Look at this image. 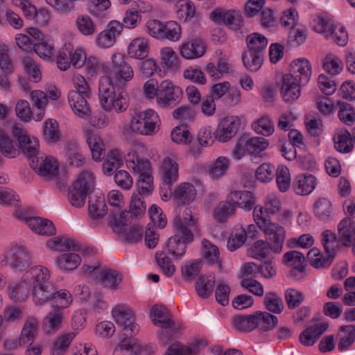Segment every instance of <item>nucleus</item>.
I'll list each match as a JSON object with an SVG mask.
<instances>
[{"label": "nucleus", "mask_w": 355, "mask_h": 355, "mask_svg": "<svg viewBox=\"0 0 355 355\" xmlns=\"http://www.w3.org/2000/svg\"><path fill=\"white\" fill-rule=\"evenodd\" d=\"M116 323L123 327L120 343L114 350V355H139L141 345L133 336L139 331V327L135 323L132 311L122 304L116 305L112 311Z\"/></svg>", "instance_id": "obj_1"}, {"label": "nucleus", "mask_w": 355, "mask_h": 355, "mask_svg": "<svg viewBox=\"0 0 355 355\" xmlns=\"http://www.w3.org/2000/svg\"><path fill=\"white\" fill-rule=\"evenodd\" d=\"M255 203L256 198L250 191H231L225 200L218 202L214 208V218L219 223H225L229 216L234 214L236 207L250 211L252 209Z\"/></svg>", "instance_id": "obj_2"}, {"label": "nucleus", "mask_w": 355, "mask_h": 355, "mask_svg": "<svg viewBox=\"0 0 355 355\" xmlns=\"http://www.w3.org/2000/svg\"><path fill=\"white\" fill-rule=\"evenodd\" d=\"M50 278V270L41 265L31 267L26 272V279L32 287V295L36 305L44 304L53 295V284Z\"/></svg>", "instance_id": "obj_3"}, {"label": "nucleus", "mask_w": 355, "mask_h": 355, "mask_svg": "<svg viewBox=\"0 0 355 355\" xmlns=\"http://www.w3.org/2000/svg\"><path fill=\"white\" fill-rule=\"evenodd\" d=\"M99 101L105 111L125 112L128 107V95L121 88L116 89L107 79H101L98 88Z\"/></svg>", "instance_id": "obj_4"}, {"label": "nucleus", "mask_w": 355, "mask_h": 355, "mask_svg": "<svg viewBox=\"0 0 355 355\" xmlns=\"http://www.w3.org/2000/svg\"><path fill=\"white\" fill-rule=\"evenodd\" d=\"M173 226L175 234L168 239L165 249L175 259H180L185 254L187 245L193 241V234L184 225L179 216L174 218Z\"/></svg>", "instance_id": "obj_5"}, {"label": "nucleus", "mask_w": 355, "mask_h": 355, "mask_svg": "<svg viewBox=\"0 0 355 355\" xmlns=\"http://www.w3.org/2000/svg\"><path fill=\"white\" fill-rule=\"evenodd\" d=\"M95 189V178L89 171H83L68 189L67 200L76 208H82L86 198Z\"/></svg>", "instance_id": "obj_6"}, {"label": "nucleus", "mask_w": 355, "mask_h": 355, "mask_svg": "<svg viewBox=\"0 0 355 355\" xmlns=\"http://www.w3.org/2000/svg\"><path fill=\"white\" fill-rule=\"evenodd\" d=\"M159 118L156 112L148 109L144 112L136 113L125 131L141 135H153L159 130Z\"/></svg>", "instance_id": "obj_7"}, {"label": "nucleus", "mask_w": 355, "mask_h": 355, "mask_svg": "<svg viewBox=\"0 0 355 355\" xmlns=\"http://www.w3.org/2000/svg\"><path fill=\"white\" fill-rule=\"evenodd\" d=\"M134 71L131 65L125 60L121 53H114L112 56V66L107 71V77L103 79L113 82H128L132 79Z\"/></svg>", "instance_id": "obj_8"}, {"label": "nucleus", "mask_w": 355, "mask_h": 355, "mask_svg": "<svg viewBox=\"0 0 355 355\" xmlns=\"http://www.w3.org/2000/svg\"><path fill=\"white\" fill-rule=\"evenodd\" d=\"M182 89L171 81L165 80L159 85L157 105L162 108H172L182 100Z\"/></svg>", "instance_id": "obj_9"}, {"label": "nucleus", "mask_w": 355, "mask_h": 355, "mask_svg": "<svg viewBox=\"0 0 355 355\" xmlns=\"http://www.w3.org/2000/svg\"><path fill=\"white\" fill-rule=\"evenodd\" d=\"M262 223V225H259L257 223V226L265 233L266 243L269 249L274 253H280L285 241L284 227L274 223H267L266 220H263Z\"/></svg>", "instance_id": "obj_10"}, {"label": "nucleus", "mask_w": 355, "mask_h": 355, "mask_svg": "<svg viewBox=\"0 0 355 355\" xmlns=\"http://www.w3.org/2000/svg\"><path fill=\"white\" fill-rule=\"evenodd\" d=\"M3 261L14 269L23 271L31 266V257L26 247L15 245L6 252Z\"/></svg>", "instance_id": "obj_11"}, {"label": "nucleus", "mask_w": 355, "mask_h": 355, "mask_svg": "<svg viewBox=\"0 0 355 355\" xmlns=\"http://www.w3.org/2000/svg\"><path fill=\"white\" fill-rule=\"evenodd\" d=\"M241 125L240 119L236 116L222 119L214 132L215 138L220 142H226L233 138Z\"/></svg>", "instance_id": "obj_12"}, {"label": "nucleus", "mask_w": 355, "mask_h": 355, "mask_svg": "<svg viewBox=\"0 0 355 355\" xmlns=\"http://www.w3.org/2000/svg\"><path fill=\"white\" fill-rule=\"evenodd\" d=\"M12 133L17 138L19 147L22 150L23 153L29 157L30 161L34 157H37L38 155V141L37 139L32 140L25 130L21 127L15 125L12 127Z\"/></svg>", "instance_id": "obj_13"}, {"label": "nucleus", "mask_w": 355, "mask_h": 355, "mask_svg": "<svg viewBox=\"0 0 355 355\" xmlns=\"http://www.w3.org/2000/svg\"><path fill=\"white\" fill-rule=\"evenodd\" d=\"M30 166L41 176L53 178L58 174V164L52 157L33 156L30 162Z\"/></svg>", "instance_id": "obj_14"}, {"label": "nucleus", "mask_w": 355, "mask_h": 355, "mask_svg": "<svg viewBox=\"0 0 355 355\" xmlns=\"http://www.w3.org/2000/svg\"><path fill=\"white\" fill-rule=\"evenodd\" d=\"M281 94L286 102H293L301 94L302 84L292 75L284 74L282 77Z\"/></svg>", "instance_id": "obj_15"}, {"label": "nucleus", "mask_w": 355, "mask_h": 355, "mask_svg": "<svg viewBox=\"0 0 355 355\" xmlns=\"http://www.w3.org/2000/svg\"><path fill=\"white\" fill-rule=\"evenodd\" d=\"M206 49L205 42L200 38L195 37L180 46V53L184 58L192 60L203 56Z\"/></svg>", "instance_id": "obj_16"}, {"label": "nucleus", "mask_w": 355, "mask_h": 355, "mask_svg": "<svg viewBox=\"0 0 355 355\" xmlns=\"http://www.w3.org/2000/svg\"><path fill=\"white\" fill-rule=\"evenodd\" d=\"M288 74L292 75L302 85H306L311 78V64L306 58L293 60L290 64V71Z\"/></svg>", "instance_id": "obj_17"}, {"label": "nucleus", "mask_w": 355, "mask_h": 355, "mask_svg": "<svg viewBox=\"0 0 355 355\" xmlns=\"http://www.w3.org/2000/svg\"><path fill=\"white\" fill-rule=\"evenodd\" d=\"M86 96L76 92H70L68 94L69 103L76 115L87 119L91 114V109Z\"/></svg>", "instance_id": "obj_18"}, {"label": "nucleus", "mask_w": 355, "mask_h": 355, "mask_svg": "<svg viewBox=\"0 0 355 355\" xmlns=\"http://www.w3.org/2000/svg\"><path fill=\"white\" fill-rule=\"evenodd\" d=\"M339 241L345 247H351L355 241V222L350 218H343L338 225Z\"/></svg>", "instance_id": "obj_19"}, {"label": "nucleus", "mask_w": 355, "mask_h": 355, "mask_svg": "<svg viewBox=\"0 0 355 355\" xmlns=\"http://www.w3.org/2000/svg\"><path fill=\"white\" fill-rule=\"evenodd\" d=\"M64 309L52 306L51 311L47 313L43 320L44 329L48 333L55 332L62 327V322L64 318Z\"/></svg>", "instance_id": "obj_20"}, {"label": "nucleus", "mask_w": 355, "mask_h": 355, "mask_svg": "<svg viewBox=\"0 0 355 355\" xmlns=\"http://www.w3.org/2000/svg\"><path fill=\"white\" fill-rule=\"evenodd\" d=\"M328 327L327 322H320L306 328L299 336L301 344L305 346L313 345L327 331Z\"/></svg>", "instance_id": "obj_21"}, {"label": "nucleus", "mask_w": 355, "mask_h": 355, "mask_svg": "<svg viewBox=\"0 0 355 355\" xmlns=\"http://www.w3.org/2000/svg\"><path fill=\"white\" fill-rule=\"evenodd\" d=\"M107 213L105 197L103 194H94L89 196L88 214L92 219L103 218Z\"/></svg>", "instance_id": "obj_22"}, {"label": "nucleus", "mask_w": 355, "mask_h": 355, "mask_svg": "<svg viewBox=\"0 0 355 355\" xmlns=\"http://www.w3.org/2000/svg\"><path fill=\"white\" fill-rule=\"evenodd\" d=\"M197 196L195 187L189 182L180 184L174 190L173 196L179 205L189 204L193 202Z\"/></svg>", "instance_id": "obj_23"}, {"label": "nucleus", "mask_w": 355, "mask_h": 355, "mask_svg": "<svg viewBox=\"0 0 355 355\" xmlns=\"http://www.w3.org/2000/svg\"><path fill=\"white\" fill-rule=\"evenodd\" d=\"M38 332V322L33 317L28 318L23 325L19 338V344L32 345L34 343Z\"/></svg>", "instance_id": "obj_24"}, {"label": "nucleus", "mask_w": 355, "mask_h": 355, "mask_svg": "<svg viewBox=\"0 0 355 355\" xmlns=\"http://www.w3.org/2000/svg\"><path fill=\"white\" fill-rule=\"evenodd\" d=\"M162 179L163 184L169 189L178 178V165L171 158L165 157L161 166Z\"/></svg>", "instance_id": "obj_25"}, {"label": "nucleus", "mask_w": 355, "mask_h": 355, "mask_svg": "<svg viewBox=\"0 0 355 355\" xmlns=\"http://www.w3.org/2000/svg\"><path fill=\"white\" fill-rule=\"evenodd\" d=\"M334 148L340 153L347 154L354 149V139L346 128H340L334 138Z\"/></svg>", "instance_id": "obj_26"}, {"label": "nucleus", "mask_w": 355, "mask_h": 355, "mask_svg": "<svg viewBox=\"0 0 355 355\" xmlns=\"http://www.w3.org/2000/svg\"><path fill=\"white\" fill-rule=\"evenodd\" d=\"M46 247L53 251L64 252L67 250L79 251L80 245L75 240L65 236H57L50 239L46 242Z\"/></svg>", "instance_id": "obj_27"}, {"label": "nucleus", "mask_w": 355, "mask_h": 355, "mask_svg": "<svg viewBox=\"0 0 355 355\" xmlns=\"http://www.w3.org/2000/svg\"><path fill=\"white\" fill-rule=\"evenodd\" d=\"M233 327L241 332H250L257 327L256 312L246 315H234L231 320Z\"/></svg>", "instance_id": "obj_28"}, {"label": "nucleus", "mask_w": 355, "mask_h": 355, "mask_svg": "<svg viewBox=\"0 0 355 355\" xmlns=\"http://www.w3.org/2000/svg\"><path fill=\"white\" fill-rule=\"evenodd\" d=\"M28 227L38 234L49 236L55 234V227L53 223L40 217H30L27 219Z\"/></svg>", "instance_id": "obj_29"}, {"label": "nucleus", "mask_w": 355, "mask_h": 355, "mask_svg": "<svg viewBox=\"0 0 355 355\" xmlns=\"http://www.w3.org/2000/svg\"><path fill=\"white\" fill-rule=\"evenodd\" d=\"M64 150L69 164L80 167L85 164V158L80 150L79 144L76 141H67L64 146Z\"/></svg>", "instance_id": "obj_30"}, {"label": "nucleus", "mask_w": 355, "mask_h": 355, "mask_svg": "<svg viewBox=\"0 0 355 355\" xmlns=\"http://www.w3.org/2000/svg\"><path fill=\"white\" fill-rule=\"evenodd\" d=\"M315 178L312 175H299L293 182V189L298 195L306 196L315 189Z\"/></svg>", "instance_id": "obj_31"}, {"label": "nucleus", "mask_w": 355, "mask_h": 355, "mask_svg": "<svg viewBox=\"0 0 355 355\" xmlns=\"http://www.w3.org/2000/svg\"><path fill=\"white\" fill-rule=\"evenodd\" d=\"M149 46L148 42L143 37L133 40L128 46V53L130 58L142 60L148 56Z\"/></svg>", "instance_id": "obj_32"}, {"label": "nucleus", "mask_w": 355, "mask_h": 355, "mask_svg": "<svg viewBox=\"0 0 355 355\" xmlns=\"http://www.w3.org/2000/svg\"><path fill=\"white\" fill-rule=\"evenodd\" d=\"M150 317L156 326L170 325L174 322L169 311L164 306L154 305L150 309Z\"/></svg>", "instance_id": "obj_33"}, {"label": "nucleus", "mask_w": 355, "mask_h": 355, "mask_svg": "<svg viewBox=\"0 0 355 355\" xmlns=\"http://www.w3.org/2000/svg\"><path fill=\"white\" fill-rule=\"evenodd\" d=\"M122 159L116 149L110 150L105 159L102 166V170L104 175L110 176L114 171L122 165Z\"/></svg>", "instance_id": "obj_34"}, {"label": "nucleus", "mask_w": 355, "mask_h": 355, "mask_svg": "<svg viewBox=\"0 0 355 355\" xmlns=\"http://www.w3.org/2000/svg\"><path fill=\"white\" fill-rule=\"evenodd\" d=\"M87 142L90 148L92 159L96 162H100L105 157V147L101 137L98 135H90L87 138Z\"/></svg>", "instance_id": "obj_35"}, {"label": "nucleus", "mask_w": 355, "mask_h": 355, "mask_svg": "<svg viewBox=\"0 0 355 355\" xmlns=\"http://www.w3.org/2000/svg\"><path fill=\"white\" fill-rule=\"evenodd\" d=\"M81 263L80 257L76 253H65L56 258L55 266L60 270H71Z\"/></svg>", "instance_id": "obj_36"}, {"label": "nucleus", "mask_w": 355, "mask_h": 355, "mask_svg": "<svg viewBox=\"0 0 355 355\" xmlns=\"http://www.w3.org/2000/svg\"><path fill=\"white\" fill-rule=\"evenodd\" d=\"M42 137L46 144H54L61 139V135L58 128V123L55 120L48 119L45 121Z\"/></svg>", "instance_id": "obj_37"}, {"label": "nucleus", "mask_w": 355, "mask_h": 355, "mask_svg": "<svg viewBox=\"0 0 355 355\" xmlns=\"http://www.w3.org/2000/svg\"><path fill=\"white\" fill-rule=\"evenodd\" d=\"M248 51L263 54L268 45L267 38L258 33H253L246 37Z\"/></svg>", "instance_id": "obj_38"}, {"label": "nucleus", "mask_w": 355, "mask_h": 355, "mask_svg": "<svg viewBox=\"0 0 355 355\" xmlns=\"http://www.w3.org/2000/svg\"><path fill=\"white\" fill-rule=\"evenodd\" d=\"M202 341L191 343L190 346L182 345L178 342L171 345L166 355H196L199 351V345Z\"/></svg>", "instance_id": "obj_39"}, {"label": "nucleus", "mask_w": 355, "mask_h": 355, "mask_svg": "<svg viewBox=\"0 0 355 355\" xmlns=\"http://www.w3.org/2000/svg\"><path fill=\"white\" fill-rule=\"evenodd\" d=\"M339 107L338 116L340 121L346 125L352 126L355 123V110L354 107L343 101H337Z\"/></svg>", "instance_id": "obj_40"}, {"label": "nucleus", "mask_w": 355, "mask_h": 355, "mask_svg": "<svg viewBox=\"0 0 355 355\" xmlns=\"http://www.w3.org/2000/svg\"><path fill=\"white\" fill-rule=\"evenodd\" d=\"M315 216L320 220H327L332 212V204L325 198H318L313 205Z\"/></svg>", "instance_id": "obj_41"}, {"label": "nucleus", "mask_w": 355, "mask_h": 355, "mask_svg": "<svg viewBox=\"0 0 355 355\" xmlns=\"http://www.w3.org/2000/svg\"><path fill=\"white\" fill-rule=\"evenodd\" d=\"M155 258L162 273L166 277H171L175 272L176 268L168 253L164 251H157Z\"/></svg>", "instance_id": "obj_42"}, {"label": "nucleus", "mask_w": 355, "mask_h": 355, "mask_svg": "<svg viewBox=\"0 0 355 355\" xmlns=\"http://www.w3.org/2000/svg\"><path fill=\"white\" fill-rule=\"evenodd\" d=\"M256 316L257 327H259V329L263 331L273 329L278 323L277 317L267 311H256Z\"/></svg>", "instance_id": "obj_43"}, {"label": "nucleus", "mask_w": 355, "mask_h": 355, "mask_svg": "<svg viewBox=\"0 0 355 355\" xmlns=\"http://www.w3.org/2000/svg\"><path fill=\"white\" fill-rule=\"evenodd\" d=\"M263 54L245 51L242 53L244 67L250 71H258L263 64Z\"/></svg>", "instance_id": "obj_44"}, {"label": "nucleus", "mask_w": 355, "mask_h": 355, "mask_svg": "<svg viewBox=\"0 0 355 355\" xmlns=\"http://www.w3.org/2000/svg\"><path fill=\"white\" fill-rule=\"evenodd\" d=\"M229 166L230 160L227 157H218L209 166V175L212 179H217L226 173Z\"/></svg>", "instance_id": "obj_45"}, {"label": "nucleus", "mask_w": 355, "mask_h": 355, "mask_svg": "<svg viewBox=\"0 0 355 355\" xmlns=\"http://www.w3.org/2000/svg\"><path fill=\"white\" fill-rule=\"evenodd\" d=\"M341 335L338 343V349L340 351L347 349L355 340V325H345L340 327Z\"/></svg>", "instance_id": "obj_46"}, {"label": "nucleus", "mask_w": 355, "mask_h": 355, "mask_svg": "<svg viewBox=\"0 0 355 355\" xmlns=\"http://www.w3.org/2000/svg\"><path fill=\"white\" fill-rule=\"evenodd\" d=\"M76 26L78 31L85 36L92 35L96 32V25L88 15H78L76 19Z\"/></svg>", "instance_id": "obj_47"}, {"label": "nucleus", "mask_w": 355, "mask_h": 355, "mask_svg": "<svg viewBox=\"0 0 355 355\" xmlns=\"http://www.w3.org/2000/svg\"><path fill=\"white\" fill-rule=\"evenodd\" d=\"M263 304L268 311L276 314L281 313L284 309L282 299L274 292L266 294Z\"/></svg>", "instance_id": "obj_48"}, {"label": "nucleus", "mask_w": 355, "mask_h": 355, "mask_svg": "<svg viewBox=\"0 0 355 355\" xmlns=\"http://www.w3.org/2000/svg\"><path fill=\"white\" fill-rule=\"evenodd\" d=\"M49 301L53 302L54 304L53 306L66 309L71 304L73 300L69 291L62 289L59 291H56L53 286V295H51L48 300V302Z\"/></svg>", "instance_id": "obj_49"}, {"label": "nucleus", "mask_w": 355, "mask_h": 355, "mask_svg": "<svg viewBox=\"0 0 355 355\" xmlns=\"http://www.w3.org/2000/svg\"><path fill=\"white\" fill-rule=\"evenodd\" d=\"M0 151L8 158H14L18 155L13 141L1 130H0Z\"/></svg>", "instance_id": "obj_50"}, {"label": "nucleus", "mask_w": 355, "mask_h": 355, "mask_svg": "<svg viewBox=\"0 0 355 355\" xmlns=\"http://www.w3.org/2000/svg\"><path fill=\"white\" fill-rule=\"evenodd\" d=\"M196 291L202 298L209 297L214 287V280L205 275H200L196 283Z\"/></svg>", "instance_id": "obj_51"}, {"label": "nucleus", "mask_w": 355, "mask_h": 355, "mask_svg": "<svg viewBox=\"0 0 355 355\" xmlns=\"http://www.w3.org/2000/svg\"><path fill=\"white\" fill-rule=\"evenodd\" d=\"M161 29L163 35L158 39H167L171 41H177L180 37V26L174 21L163 23V28H161Z\"/></svg>", "instance_id": "obj_52"}, {"label": "nucleus", "mask_w": 355, "mask_h": 355, "mask_svg": "<svg viewBox=\"0 0 355 355\" xmlns=\"http://www.w3.org/2000/svg\"><path fill=\"white\" fill-rule=\"evenodd\" d=\"M121 282V275L116 270H105L100 272V282L105 287L115 289Z\"/></svg>", "instance_id": "obj_53"}, {"label": "nucleus", "mask_w": 355, "mask_h": 355, "mask_svg": "<svg viewBox=\"0 0 355 355\" xmlns=\"http://www.w3.org/2000/svg\"><path fill=\"white\" fill-rule=\"evenodd\" d=\"M73 51V46L71 44L64 46L58 51L57 55V65L62 70L65 71L71 65V57Z\"/></svg>", "instance_id": "obj_54"}, {"label": "nucleus", "mask_w": 355, "mask_h": 355, "mask_svg": "<svg viewBox=\"0 0 355 355\" xmlns=\"http://www.w3.org/2000/svg\"><path fill=\"white\" fill-rule=\"evenodd\" d=\"M276 181L277 186L281 191H286L291 185V176L288 167L286 166H279L275 170Z\"/></svg>", "instance_id": "obj_55"}, {"label": "nucleus", "mask_w": 355, "mask_h": 355, "mask_svg": "<svg viewBox=\"0 0 355 355\" xmlns=\"http://www.w3.org/2000/svg\"><path fill=\"white\" fill-rule=\"evenodd\" d=\"M146 207L144 196L140 194H132L128 212L135 217L143 216L146 212Z\"/></svg>", "instance_id": "obj_56"}, {"label": "nucleus", "mask_w": 355, "mask_h": 355, "mask_svg": "<svg viewBox=\"0 0 355 355\" xmlns=\"http://www.w3.org/2000/svg\"><path fill=\"white\" fill-rule=\"evenodd\" d=\"M202 245L204 247L203 255L205 261L210 264L218 263L219 267H220L218 247L205 239L202 241Z\"/></svg>", "instance_id": "obj_57"}, {"label": "nucleus", "mask_w": 355, "mask_h": 355, "mask_svg": "<svg viewBox=\"0 0 355 355\" xmlns=\"http://www.w3.org/2000/svg\"><path fill=\"white\" fill-rule=\"evenodd\" d=\"M223 23L232 30H239L243 26V17L241 13L230 10L225 12Z\"/></svg>", "instance_id": "obj_58"}, {"label": "nucleus", "mask_w": 355, "mask_h": 355, "mask_svg": "<svg viewBox=\"0 0 355 355\" xmlns=\"http://www.w3.org/2000/svg\"><path fill=\"white\" fill-rule=\"evenodd\" d=\"M252 128L257 133L264 136H270L274 132V125L268 116H262L253 123Z\"/></svg>", "instance_id": "obj_59"}, {"label": "nucleus", "mask_w": 355, "mask_h": 355, "mask_svg": "<svg viewBox=\"0 0 355 355\" xmlns=\"http://www.w3.org/2000/svg\"><path fill=\"white\" fill-rule=\"evenodd\" d=\"M248 154L257 155L266 150L269 144L267 139L263 137H247Z\"/></svg>", "instance_id": "obj_60"}, {"label": "nucleus", "mask_w": 355, "mask_h": 355, "mask_svg": "<svg viewBox=\"0 0 355 355\" xmlns=\"http://www.w3.org/2000/svg\"><path fill=\"white\" fill-rule=\"evenodd\" d=\"M171 137L173 141L179 144L189 143L192 139L187 127L184 125L175 127L172 130Z\"/></svg>", "instance_id": "obj_61"}, {"label": "nucleus", "mask_w": 355, "mask_h": 355, "mask_svg": "<svg viewBox=\"0 0 355 355\" xmlns=\"http://www.w3.org/2000/svg\"><path fill=\"white\" fill-rule=\"evenodd\" d=\"M304 298V295L296 289L288 288L285 291V300L289 309L298 307Z\"/></svg>", "instance_id": "obj_62"}, {"label": "nucleus", "mask_w": 355, "mask_h": 355, "mask_svg": "<svg viewBox=\"0 0 355 355\" xmlns=\"http://www.w3.org/2000/svg\"><path fill=\"white\" fill-rule=\"evenodd\" d=\"M324 69L331 75L338 74L343 69V62L336 56L327 55L323 63Z\"/></svg>", "instance_id": "obj_63"}, {"label": "nucleus", "mask_w": 355, "mask_h": 355, "mask_svg": "<svg viewBox=\"0 0 355 355\" xmlns=\"http://www.w3.org/2000/svg\"><path fill=\"white\" fill-rule=\"evenodd\" d=\"M269 250L266 241L259 240L249 249L248 254L254 259L261 260L268 257Z\"/></svg>", "instance_id": "obj_64"}]
</instances>
